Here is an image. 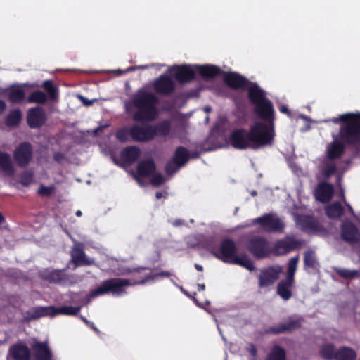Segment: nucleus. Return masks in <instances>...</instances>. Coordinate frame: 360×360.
I'll return each instance as SVG.
<instances>
[{
	"label": "nucleus",
	"mask_w": 360,
	"mask_h": 360,
	"mask_svg": "<svg viewBox=\"0 0 360 360\" xmlns=\"http://www.w3.org/2000/svg\"><path fill=\"white\" fill-rule=\"evenodd\" d=\"M248 94L251 102L255 105L257 114L266 122H257L249 132L243 129L234 131L231 136L233 147L244 149L261 148L271 146L274 142V108L271 102L265 96V93L256 84L248 86Z\"/></svg>",
	"instance_id": "obj_1"
},
{
	"label": "nucleus",
	"mask_w": 360,
	"mask_h": 360,
	"mask_svg": "<svg viewBox=\"0 0 360 360\" xmlns=\"http://www.w3.org/2000/svg\"><path fill=\"white\" fill-rule=\"evenodd\" d=\"M157 103L158 98L153 93L141 89L125 101L124 107L127 112L133 108L136 110L133 115L134 120L150 122L158 116Z\"/></svg>",
	"instance_id": "obj_2"
},
{
	"label": "nucleus",
	"mask_w": 360,
	"mask_h": 360,
	"mask_svg": "<svg viewBox=\"0 0 360 360\" xmlns=\"http://www.w3.org/2000/svg\"><path fill=\"white\" fill-rule=\"evenodd\" d=\"M170 275L168 271H162L155 274H150L140 281L131 283L128 279L124 278H112L103 281L101 285L92 290L89 295L86 296V303H89L92 299L103 295L108 293H112L114 296H120L125 292V288L135 284H144L150 281H153L158 276H169Z\"/></svg>",
	"instance_id": "obj_3"
},
{
	"label": "nucleus",
	"mask_w": 360,
	"mask_h": 360,
	"mask_svg": "<svg viewBox=\"0 0 360 360\" xmlns=\"http://www.w3.org/2000/svg\"><path fill=\"white\" fill-rule=\"evenodd\" d=\"M214 255L224 262L238 264L252 271L254 264L245 254L237 255V248L235 243L230 240H223L219 249L212 250Z\"/></svg>",
	"instance_id": "obj_4"
},
{
	"label": "nucleus",
	"mask_w": 360,
	"mask_h": 360,
	"mask_svg": "<svg viewBox=\"0 0 360 360\" xmlns=\"http://www.w3.org/2000/svg\"><path fill=\"white\" fill-rule=\"evenodd\" d=\"M334 123L342 122L345 126L340 129L341 139L348 143H356L360 141V114L346 113L331 120Z\"/></svg>",
	"instance_id": "obj_5"
},
{
	"label": "nucleus",
	"mask_w": 360,
	"mask_h": 360,
	"mask_svg": "<svg viewBox=\"0 0 360 360\" xmlns=\"http://www.w3.org/2000/svg\"><path fill=\"white\" fill-rule=\"evenodd\" d=\"M155 164L150 160L141 162L137 168V175H134L135 179L142 185L141 178L145 176H151V184L155 186H160L165 181V177L159 173L155 172Z\"/></svg>",
	"instance_id": "obj_6"
},
{
	"label": "nucleus",
	"mask_w": 360,
	"mask_h": 360,
	"mask_svg": "<svg viewBox=\"0 0 360 360\" xmlns=\"http://www.w3.org/2000/svg\"><path fill=\"white\" fill-rule=\"evenodd\" d=\"M320 354L327 359L355 360L356 357V354L352 349L343 347L335 352L333 346L330 344L323 345L320 349Z\"/></svg>",
	"instance_id": "obj_7"
},
{
	"label": "nucleus",
	"mask_w": 360,
	"mask_h": 360,
	"mask_svg": "<svg viewBox=\"0 0 360 360\" xmlns=\"http://www.w3.org/2000/svg\"><path fill=\"white\" fill-rule=\"evenodd\" d=\"M252 224H259L262 229L268 232L283 231L285 224L276 214H266L252 220Z\"/></svg>",
	"instance_id": "obj_8"
},
{
	"label": "nucleus",
	"mask_w": 360,
	"mask_h": 360,
	"mask_svg": "<svg viewBox=\"0 0 360 360\" xmlns=\"http://www.w3.org/2000/svg\"><path fill=\"white\" fill-rule=\"evenodd\" d=\"M13 157L19 167H27L33 157V150L31 144L27 142L20 143L14 150Z\"/></svg>",
	"instance_id": "obj_9"
},
{
	"label": "nucleus",
	"mask_w": 360,
	"mask_h": 360,
	"mask_svg": "<svg viewBox=\"0 0 360 360\" xmlns=\"http://www.w3.org/2000/svg\"><path fill=\"white\" fill-rule=\"evenodd\" d=\"M248 248L253 255L259 258L266 257L271 252L269 243L266 239L261 237L252 238Z\"/></svg>",
	"instance_id": "obj_10"
},
{
	"label": "nucleus",
	"mask_w": 360,
	"mask_h": 360,
	"mask_svg": "<svg viewBox=\"0 0 360 360\" xmlns=\"http://www.w3.org/2000/svg\"><path fill=\"white\" fill-rule=\"evenodd\" d=\"M188 159V152L183 147L176 148L174 158L169 162L166 166V172L168 174L175 173L181 166H183Z\"/></svg>",
	"instance_id": "obj_11"
},
{
	"label": "nucleus",
	"mask_w": 360,
	"mask_h": 360,
	"mask_svg": "<svg viewBox=\"0 0 360 360\" xmlns=\"http://www.w3.org/2000/svg\"><path fill=\"white\" fill-rule=\"evenodd\" d=\"M196 71L195 65H190L173 66L169 69V72L173 74L174 77L179 82H186L191 80L194 77Z\"/></svg>",
	"instance_id": "obj_12"
},
{
	"label": "nucleus",
	"mask_w": 360,
	"mask_h": 360,
	"mask_svg": "<svg viewBox=\"0 0 360 360\" xmlns=\"http://www.w3.org/2000/svg\"><path fill=\"white\" fill-rule=\"evenodd\" d=\"M155 91L159 94L168 95L175 89V83L169 75H160L153 84Z\"/></svg>",
	"instance_id": "obj_13"
},
{
	"label": "nucleus",
	"mask_w": 360,
	"mask_h": 360,
	"mask_svg": "<svg viewBox=\"0 0 360 360\" xmlns=\"http://www.w3.org/2000/svg\"><path fill=\"white\" fill-rule=\"evenodd\" d=\"M130 135L136 141H148L154 138L153 125L135 124L130 128Z\"/></svg>",
	"instance_id": "obj_14"
},
{
	"label": "nucleus",
	"mask_w": 360,
	"mask_h": 360,
	"mask_svg": "<svg viewBox=\"0 0 360 360\" xmlns=\"http://www.w3.org/2000/svg\"><path fill=\"white\" fill-rule=\"evenodd\" d=\"M282 271V267L274 266L261 272L259 280L260 287H267L273 284Z\"/></svg>",
	"instance_id": "obj_15"
},
{
	"label": "nucleus",
	"mask_w": 360,
	"mask_h": 360,
	"mask_svg": "<svg viewBox=\"0 0 360 360\" xmlns=\"http://www.w3.org/2000/svg\"><path fill=\"white\" fill-rule=\"evenodd\" d=\"M300 243L294 236H287L276 243L274 251L276 255H283L295 249Z\"/></svg>",
	"instance_id": "obj_16"
},
{
	"label": "nucleus",
	"mask_w": 360,
	"mask_h": 360,
	"mask_svg": "<svg viewBox=\"0 0 360 360\" xmlns=\"http://www.w3.org/2000/svg\"><path fill=\"white\" fill-rule=\"evenodd\" d=\"M15 171L11 155L6 152L0 151V174L11 177L15 175Z\"/></svg>",
	"instance_id": "obj_17"
},
{
	"label": "nucleus",
	"mask_w": 360,
	"mask_h": 360,
	"mask_svg": "<svg viewBox=\"0 0 360 360\" xmlns=\"http://www.w3.org/2000/svg\"><path fill=\"white\" fill-rule=\"evenodd\" d=\"M341 236L345 241L353 243L360 240V233L351 222L344 221L341 228Z\"/></svg>",
	"instance_id": "obj_18"
},
{
	"label": "nucleus",
	"mask_w": 360,
	"mask_h": 360,
	"mask_svg": "<svg viewBox=\"0 0 360 360\" xmlns=\"http://www.w3.org/2000/svg\"><path fill=\"white\" fill-rule=\"evenodd\" d=\"M296 225L302 230L312 233L316 231L318 228L317 222L316 220L309 215H294Z\"/></svg>",
	"instance_id": "obj_19"
},
{
	"label": "nucleus",
	"mask_w": 360,
	"mask_h": 360,
	"mask_svg": "<svg viewBox=\"0 0 360 360\" xmlns=\"http://www.w3.org/2000/svg\"><path fill=\"white\" fill-rule=\"evenodd\" d=\"M153 131L154 137L158 136L165 138H172L174 136V129H172V122L169 120H165L153 125Z\"/></svg>",
	"instance_id": "obj_20"
},
{
	"label": "nucleus",
	"mask_w": 360,
	"mask_h": 360,
	"mask_svg": "<svg viewBox=\"0 0 360 360\" xmlns=\"http://www.w3.org/2000/svg\"><path fill=\"white\" fill-rule=\"evenodd\" d=\"M32 350L37 360H51L52 354L49 348L48 342H37L32 345Z\"/></svg>",
	"instance_id": "obj_21"
},
{
	"label": "nucleus",
	"mask_w": 360,
	"mask_h": 360,
	"mask_svg": "<svg viewBox=\"0 0 360 360\" xmlns=\"http://www.w3.org/2000/svg\"><path fill=\"white\" fill-rule=\"evenodd\" d=\"M45 121L44 113L39 107L31 108L27 113V122L30 127H40Z\"/></svg>",
	"instance_id": "obj_22"
},
{
	"label": "nucleus",
	"mask_w": 360,
	"mask_h": 360,
	"mask_svg": "<svg viewBox=\"0 0 360 360\" xmlns=\"http://www.w3.org/2000/svg\"><path fill=\"white\" fill-rule=\"evenodd\" d=\"M333 195V187L327 183H320L315 191L317 200L325 202L330 200Z\"/></svg>",
	"instance_id": "obj_23"
},
{
	"label": "nucleus",
	"mask_w": 360,
	"mask_h": 360,
	"mask_svg": "<svg viewBox=\"0 0 360 360\" xmlns=\"http://www.w3.org/2000/svg\"><path fill=\"white\" fill-rule=\"evenodd\" d=\"M72 261L77 264H88L94 263L91 259H87L84 252L83 245L80 243L75 244L71 252Z\"/></svg>",
	"instance_id": "obj_24"
},
{
	"label": "nucleus",
	"mask_w": 360,
	"mask_h": 360,
	"mask_svg": "<svg viewBox=\"0 0 360 360\" xmlns=\"http://www.w3.org/2000/svg\"><path fill=\"white\" fill-rule=\"evenodd\" d=\"M43 316H54V307H37L31 309L27 313L28 319H37Z\"/></svg>",
	"instance_id": "obj_25"
},
{
	"label": "nucleus",
	"mask_w": 360,
	"mask_h": 360,
	"mask_svg": "<svg viewBox=\"0 0 360 360\" xmlns=\"http://www.w3.org/2000/svg\"><path fill=\"white\" fill-rule=\"evenodd\" d=\"M9 354L12 356L15 360H29L30 351L26 345L17 344L10 348Z\"/></svg>",
	"instance_id": "obj_26"
},
{
	"label": "nucleus",
	"mask_w": 360,
	"mask_h": 360,
	"mask_svg": "<svg viewBox=\"0 0 360 360\" xmlns=\"http://www.w3.org/2000/svg\"><path fill=\"white\" fill-rule=\"evenodd\" d=\"M302 319H290L288 322L281 323L277 327H274L270 329V331L274 333H281L287 331H292L301 326Z\"/></svg>",
	"instance_id": "obj_27"
},
{
	"label": "nucleus",
	"mask_w": 360,
	"mask_h": 360,
	"mask_svg": "<svg viewBox=\"0 0 360 360\" xmlns=\"http://www.w3.org/2000/svg\"><path fill=\"white\" fill-rule=\"evenodd\" d=\"M224 80L229 86L234 89L242 88L248 83L243 77L235 72L228 73L225 76Z\"/></svg>",
	"instance_id": "obj_28"
},
{
	"label": "nucleus",
	"mask_w": 360,
	"mask_h": 360,
	"mask_svg": "<svg viewBox=\"0 0 360 360\" xmlns=\"http://www.w3.org/2000/svg\"><path fill=\"white\" fill-rule=\"evenodd\" d=\"M293 286V280L286 278L285 280L278 283L277 287L278 294L285 300H289L292 296V288Z\"/></svg>",
	"instance_id": "obj_29"
},
{
	"label": "nucleus",
	"mask_w": 360,
	"mask_h": 360,
	"mask_svg": "<svg viewBox=\"0 0 360 360\" xmlns=\"http://www.w3.org/2000/svg\"><path fill=\"white\" fill-rule=\"evenodd\" d=\"M304 267L309 272L316 271L319 265L316 260L314 252L309 250L305 252L304 256Z\"/></svg>",
	"instance_id": "obj_30"
},
{
	"label": "nucleus",
	"mask_w": 360,
	"mask_h": 360,
	"mask_svg": "<svg viewBox=\"0 0 360 360\" xmlns=\"http://www.w3.org/2000/svg\"><path fill=\"white\" fill-rule=\"evenodd\" d=\"M140 150L138 148L131 146L124 148L121 153V159L126 163H132L139 156Z\"/></svg>",
	"instance_id": "obj_31"
},
{
	"label": "nucleus",
	"mask_w": 360,
	"mask_h": 360,
	"mask_svg": "<svg viewBox=\"0 0 360 360\" xmlns=\"http://www.w3.org/2000/svg\"><path fill=\"white\" fill-rule=\"evenodd\" d=\"M195 69L197 70L196 72L207 78L213 77L220 72L218 67L212 65H195Z\"/></svg>",
	"instance_id": "obj_32"
},
{
	"label": "nucleus",
	"mask_w": 360,
	"mask_h": 360,
	"mask_svg": "<svg viewBox=\"0 0 360 360\" xmlns=\"http://www.w3.org/2000/svg\"><path fill=\"white\" fill-rule=\"evenodd\" d=\"M344 150V146L337 139L330 143L326 149L328 157L334 159L340 157Z\"/></svg>",
	"instance_id": "obj_33"
},
{
	"label": "nucleus",
	"mask_w": 360,
	"mask_h": 360,
	"mask_svg": "<svg viewBox=\"0 0 360 360\" xmlns=\"http://www.w3.org/2000/svg\"><path fill=\"white\" fill-rule=\"evenodd\" d=\"M64 276V271L62 270L47 269L41 272L43 278L49 282H60Z\"/></svg>",
	"instance_id": "obj_34"
},
{
	"label": "nucleus",
	"mask_w": 360,
	"mask_h": 360,
	"mask_svg": "<svg viewBox=\"0 0 360 360\" xmlns=\"http://www.w3.org/2000/svg\"><path fill=\"white\" fill-rule=\"evenodd\" d=\"M25 96V91L20 86L13 87L8 91V98L13 103L22 102L24 100Z\"/></svg>",
	"instance_id": "obj_35"
},
{
	"label": "nucleus",
	"mask_w": 360,
	"mask_h": 360,
	"mask_svg": "<svg viewBox=\"0 0 360 360\" xmlns=\"http://www.w3.org/2000/svg\"><path fill=\"white\" fill-rule=\"evenodd\" d=\"M342 207L340 202H334L326 208V212L330 218H338L342 214Z\"/></svg>",
	"instance_id": "obj_36"
},
{
	"label": "nucleus",
	"mask_w": 360,
	"mask_h": 360,
	"mask_svg": "<svg viewBox=\"0 0 360 360\" xmlns=\"http://www.w3.org/2000/svg\"><path fill=\"white\" fill-rule=\"evenodd\" d=\"M80 309L81 307L63 306L58 308L54 307V316L58 314L76 315Z\"/></svg>",
	"instance_id": "obj_37"
},
{
	"label": "nucleus",
	"mask_w": 360,
	"mask_h": 360,
	"mask_svg": "<svg viewBox=\"0 0 360 360\" xmlns=\"http://www.w3.org/2000/svg\"><path fill=\"white\" fill-rule=\"evenodd\" d=\"M22 118V113L20 110L11 111L7 116L6 124L9 127H14L19 124Z\"/></svg>",
	"instance_id": "obj_38"
},
{
	"label": "nucleus",
	"mask_w": 360,
	"mask_h": 360,
	"mask_svg": "<svg viewBox=\"0 0 360 360\" xmlns=\"http://www.w3.org/2000/svg\"><path fill=\"white\" fill-rule=\"evenodd\" d=\"M47 96L45 93L41 91H33L28 97L27 101L29 103H34L38 104L44 103L47 101Z\"/></svg>",
	"instance_id": "obj_39"
},
{
	"label": "nucleus",
	"mask_w": 360,
	"mask_h": 360,
	"mask_svg": "<svg viewBox=\"0 0 360 360\" xmlns=\"http://www.w3.org/2000/svg\"><path fill=\"white\" fill-rule=\"evenodd\" d=\"M266 360H285V353L283 349L278 346L274 347Z\"/></svg>",
	"instance_id": "obj_40"
},
{
	"label": "nucleus",
	"mask_w": 360,
	"mask_h": 360,
	"mask_svg": "<svg viewBox=\"0 0 360 360\" xmlns=\"http://www.w3.org/2000/svg\"><path fill=\"white\" fill-rule=\"evenodd\" d=\"M298 261V256L292 257L289 261L288 267V274L286 278H289L290 280H293V277L297 269Z\"/></svg>",
	"instance_id": "obj_41"
},
{
	"label": "nucleus",
	"mask_w": 360,
	"mask_h": 360,
	"mask_svg": "<svg viewBox=\"0 0 360 360\" xmlns=\"http://www.w3.org/2000/svg\"><path fill=\"white\" fill-rule=\"evenodd\" d=\"M335 271L344 278H353L359 275V272L356 270H350L343 268H335Z\"/></svg>",
	"instance_id": "obj_42"
},
{
	"label": "nucleus",
	"mask_w": 360,
	"mask_h": 360,
	"mask_svg": "<svg viewBox=\"0 0 360 360\" xmlns=\"http://www.w3.org/2000/svg\"><path fill=\"white\" fill-rule=\"evenodd\" d=\"M229 128V124L225 117L221 116L214 125V129L219 132H224Z\"/></svg>",
	"instance_id": "obj_43"
},
{
	"label": "nucleus",
	"mask_w": 360,
	"mask_h": 360,
	"mask_svg": "<svg viewBox=\"0 0 360 360\" xmlns=\"http://www.w3.org/2000/svg\"><path fill=\"white\" fill-rule=\"evenodd\" d=\"M337 172L336 167L331 162L326 163L322 169V173L326 179H328Z\"/></svg>",
	"instance_id": "obj_44"
},
{
	"label": "nucleus",
	"mask_w": 360,
	"mask_h": 360,
	"mask_svg": "<svg viewBox=\"0 0 360 360\" xmlns=\"http://www.w3.org/2000/svg\"><path fill=\"white\" fill-rule=\"evenodd\" d=\"M203 240L202 235L191 236L187 238L186 243L188 246L193 248L202 244Z\"/></svg>",
	"instance_id": "obj_45"
},
{
	"label": "nucleus",
	"mask_w": 360,
	"mask_h": 360,
	"mask_svg": "<svg viewBox=\"0 0 360 360\" xmlns=\"http://www.w3.org/2000/svg\"><path fill=\"white\" fill-rule=\"evenodd\" d=\"M43 87L47 91L51 98L55 99L57 97V90L51 82L45 81L43 83Z\"/></svg>",
	"instance_id": "obj_46"
},
{
	"label": "nucleus",
	"mask_w": 360,
	"mask_h": 360,
	"mask_svg": "<svg viewBox=\"0 0 360 360\" xmlns=\"http://www.w3.org/2000/svg\"><path fill=\"white\" fill-rule=\"evenodd\" d=\"M129 135H130V128H126L119 131L116 136L120 141H126Z\"/></svg>",
	"instance_id": "obj_47"
},
{
	"label": "nucleus",
	"mask_w": 360,
	"mask_h": 360,
	"mask_svg": "<svg viewBox=\"0 0 360 360\" xmlns=\"http://www.w3.org/2000/svg\"><path fill=\"white\" fill-rule=\"evenodd\" d=\"M152 66H157V68L160 70L162 66H164L163 64H152V65H140V66H135L128 68L125 72H129L132 71L136 69H146Z\"/></svg>",
	"instance_id": "obj_48"
},
{
	"label": "nucleus",
	"mask_w": 360,
	"mask_h": 360,
	"mask_svg": "<svg viewBox=\"0 0 360 360\" xmlns=\"http://www.w3.org/2000/svg\"><path fill=\"white\" fill-rule=\"evenodd\" d=\"M38 191L41 195H49L52 193L53 188L51 186H41Z\"/></svg>",
	"instance_id": "obj_49"
},
{
	"label": "nucleus",
	"mask_w": 360,
	"mask_h": 360,
	"mask_svg": "<svg viewBox=\"0 0 360 360\" xmlns=\"http://www.w3.org/2000/svg\"><path fill=\"white\" fill-rule=\"evenodd\" d=\"M71 302L73 303H85L84 301H82L80 297H79V295L77 294H72V296L71 297Z\"/></svg>",
	"instance_id": "obj_50"
},
{
	"label": "nucleus",
	"mask_w": 360,
	"mask_h": 360,
	"mask_svg": "<svg viewBox=\"0 0 360 360\" xmlns=\"http://www.w3.org/2000/svg\"><path fill=\"white\" fill-rule=\"evenodd\" d=\"M6 103L4 101L0 99V115L3 114L6 110Z\"/></svg>",
	"instance_id": "obj_51"
},
{
	"label": "nucleus",
	"mask_w": 360,
	"mask_h": 360,
	"mask_svg": "<svg viewBox=\"0 0 360 360\" xmlns=\"http://www.w3.org/2000/svg\"><path fill=\"white\" fill-rule=\"evenodd\" d=\"M82 319L86 323V325L94 329L96 332H98V329L94 326L93 323L89 322L86 318L82 317Z\"/></svg>",
	"instance_id": "obj_52"
},
{
	"label": "nucleus",
	"mask_w": 360,
	"mask_h": 360,
	"mask_svg": "<svg viewBox=\"0 0 360 360\" xmlns=\"http://www.w3.org/2000/svg\"><path fill=\"white\" fill-rule=\"evenodd\" d=\"M79 98H80V100L83 102V103L85 105H90L93 103V101H88L86 98H84V96H79Z\"/></svg>",
	"instance_id": "obj_53"
},
{
	"label": "nucleus",
	"mask_w": 360,
	"mask_h": 360,
	"mask_svg": "<svg viewBox=\"0 0 360 360\" xmlns=\"http://www.w3.org/2000/svg\"><path fill=\"white\" fill-rule=\"evenodd\" d=\"M342 198H343V200L345 202V204L347 205V208H348V210L349 211V212L351 213V214L352 216H354V212L352 209V207H351V205L349 204H348L345 200V197H344V194H342Z\"/></svg>",
	"instance_id": "obj_54"
},
{
	"label": "nucleus",
	"mask_w": 360,
	"mask_h": 360,
	"mask_svg": "<svg viewBox=\"0 0 360 360\" xmlns=\"http://www.w3.org/2000/svg\"><path fill=\"white\" fill-rule=\"evenodd\" d=\"M249 352L252 355V356H255L256 354H257V349L256 348L253 346V345H251L250 349H249Z\"/></svg>",
	"instance_id": "obj_55"
},
{
	"label": "nucleus",
	"mask_w": 360,
	"mask_h": 360,
	"mask_svg": "<svg viewBox=\"0 0 360 360\" xmlns=\"http://www.w3.org/2000/svg\"><path fill=\"white\" fill-rule=\"evenodd\" d=\"M280 111L283 113H289L288 109L286 106H281L280 108Z\"/></svg>",
	"instance_id": "obj_56"
},
{
	"label": "nucleus",
	"mask_w": 360,
	"mask_h": 360,
	"mask_svg": "<svg viewBox=\"0 0 360 360\" xmlns=\"http://www.w3.org/2000/svg\"><path fill=\"white\" fill-rule=\"evenodd\" d=\"M54 158L56 161H60L63 158V155L61 154H56Z\"/></svg>",
	"instance_id": "obj_57"
},
{
	"label": "nucleus",
	"mask_w": 360,
	"mask_h": 360,
	"mask_svg": "<svg viewBox=\"0 0 360 360\" xmlns=\"http://www.w3.org/2000/svg\"><path fill=\"white\" fill-rule=\"evenodd\" d=\"M155 196H156V198L160 199L163 196V195L162 193L158 192V193H156Z\"/></svg>",
	"instance_id": "obj_58"
},
{
	"label": "nucleus",
	"mask_w": 360,
	"mask_h": 360,
	"mask_svg": "<svg viewBox=\"0 0 360 360\" xmlns=\"http://www.w3.org/2000/svg\"><path fill=\"white\" fill-rule=\"evenodd\" d=\"M205 285L204 284H199L198 285V290H205Z\"/></svg>",
	"instance_id": "obj_59"
},
{
	"label": "nucleus",
	"mask_w": 360,
	"mask_h": 360,
	"mask_svg": "<svg viewBox=\"0 0 360 360\" xmlns=\"http://www.w3.org/2000/svg\"><path fill=\"white\" fill-rule=\"evenodd\" d=\"M211 110H212V109H211V107H210V106H205V107L204 108V110H205V112H210L211 111Z\"/></svg>",
	"instance_id": "obj_60"
},
{
	"label": "nucleus",
	"mask_w": 360,
	"mask_h": 360,
	"mask_svg": "<svg viewBox=\"0 0 360 360\" xmlns=\"http://www.w3.org/2000/svg\"><path fill=\"white\" fill-rule=\"evenodd\" d=\"M195 268L198 270V271H202V266L199 265V264H195Z\"/></svg>",
	"instance_id": "obj_61"
},
{
	"label": "nucleus",
	"mask_w": 360,
	"mask_h": 360,
	"mask_svg": "<svg viewBox=\"0 0 360 360\" xmlns=\"http://www.w3.org/2000/svg\"><path fill=\"white\" fill-rule=\"evenodd\" d=\"M75 214H76V216H77V217H81L82 214L81 210H77Z\"/></svg>",
	"instance_id": "obj_62"
},
{
	"label": "nucleus",
	"mask_w": 360,
	"mask_h": 360,
	"mask_svg": "<svg viewBox=\"0 0 360 360\" xmlns=\"http://www.w3.org/2000/svg\"><path fill=\"white\" fill-rule=\"evenodd\" d=\"M4 221V217L2 216V214L0 213V224H1Z\"/></svg>",
	"instance_id": "obj_63"
},
{
	"label": "nucleus",
	"mask_w": 360,
	"mask_h": 360,
	"mask_svg": "<svg viewBox=\"0 0 360 360\" xmlns=\"http://www.w3.org/2000/svg\"><path fill=\"white\" fill-rule=\"evenodd\" d=\"M100 129H101V128H98V129H96L94 130V134H96L98 133V131L100 130Z\"/></svg>",
	"instance_id": "obj_64"
}]
</instances>
